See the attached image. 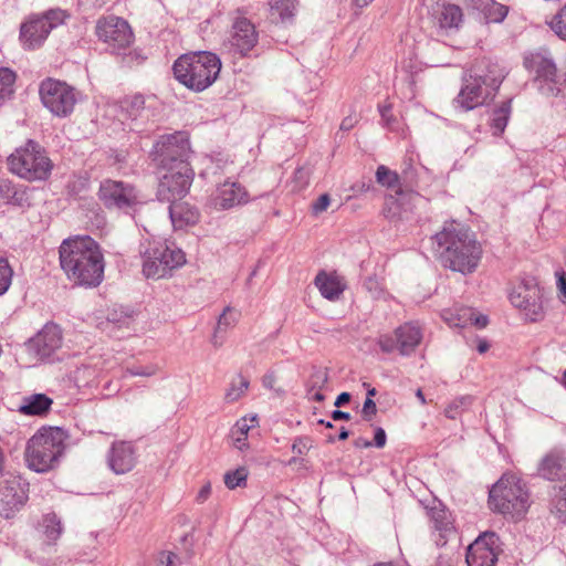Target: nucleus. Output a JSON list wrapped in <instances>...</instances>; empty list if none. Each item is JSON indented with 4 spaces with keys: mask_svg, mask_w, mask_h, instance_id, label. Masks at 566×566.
Instances as JSON below:
<instances>
[{
    "mask_svg": "<svg viewBox=\"0 0 566 566\" xmlns=\"http://www.w3.org/2000/svg\"><path fill=\"white\" fill-rule=\"evenodd\" d=\"M8 164L13 174L29 181L45 180L53 167L45 150L33 140L17 148L9 156Z\"/></svg>",
    "mask_w": 566,
    "mask_h": 566,
    "instance_id": "nucleus-8",
    "label": "nucleus"
},
{
    "mask_svg": "<svg viewBox=\"0 0 566 566\" xmlns=\"http://www.w3.org/2000/svg\"><path fill=\"white\" fill-rule=\"evenodd\" d=\"M98 196L107 209L126 213L135 211L140 203L136 188L130 184L118 180H104L99 186Z\"/></svg>",
    "mask_w": 566,
    "mask_h": 566,
    "instance_id": "nucleus-15",
    "label": "nucleus"
},
{
    "mask_svg": "<svg viewBox=\"0 0 566 566\" xmlns=\"http://www.w3.org/2000/svg\"><path fill=\"white\" fill-rule=\"evenodd\" d=\"M504 78L503 70L495 63L482 62L463 77L462 87L453 104L462 111H471L493 97Z\"/></svg>",
    "mask_w": 566,
    "mask_h": 566,
    "instance_id": "nucleus-3",
    "label": "nucleus"
},
{
    "mask_svg": "<svg viewBox=\"0 0 566 566\" xmlns=\"http://www.w3.org/2000/svg\"><path fill=\"white\" fill-rule=\"evenodd\" d=\"M60 264L70 280L85 286H97L104 276V258L91 237L66 239L60 247Z\"/></svg>",
    "mask_w": 566,
    "mask_h": 566,
    "instance_id": "nucleus-2",
    "label": "nucleus"
},
{
    "mask_svg": "<svg viewBox=\"0 0 566 566\" xmlns=\"http://www.w3.org/2000/svg\"><path fill=\"white\" fill-rule=\"evenodd\" d=\"M552 513L566 523V488H560L554 495Z\"/></svg>",
    "mask_w": 566,
    "mask_h": 566,
    "instance_id": "nucleus-41",
    "label": "nucleus"
},
{
    "mask_svg": "<svg viewBox=\"0 0 566 566\" xmlns=\"http://www.w3.org/2000/svg\"><path fill=\"white\" fill-rule=\"evenodd\" d=\"M350 400V395L348 392H342L340 395H338V397L336 398L334 405L336 407H340L345 403H347L348 401Z\"/></svg>",
    "mask_w": 566,
    "mask_h": 566,
    "instance_id": "nucleus-62",
    "label": "nucleus"
},
{
    "mask_svg": "<svg viewBox=\"0 0 566 566\" xmlns=\"http://www.w3.org/2000/svg\"><path fill=\"white\" fill-rule=\"evenodd\" d=\"M315 285L328 301H337L346 289V283L340 276L324 271L316 275Z\"/></svg>",
    "mask_w": 566,
    "mask_h": 566,
    "instance_id": "nucleus-27",
    "label": "nucleus"
},
{
    "mask_svg": "<svg viewBox=\"0 0 566 566\" xmlns=\"http://www.w3.org/2000/svg\"><path fill=\"white\" fill-rule=\"evenodd\" d=\"M39 95L43 106L56 117L70 116L80 93L65 82L48 77L40 83Z\"/></svg>",
    "mask_w": 566,
    "mask_h": 566,
    "instance_id": "nucleus-9",
    "label": "nucleus"
},
{
    "mask_svg": "<svg viewBox=\"0 0 566 566\" xmlns=\"http://www.w3.org/2000/svg\"><path fill=\"white\" fill-rule=\"evenodd\" d=\"M376 180L379 185L389 189H396L395 195L386 198L384 214L387 219L394 220L401 217V209L419 199V195L413 191H405L400 188L399 176L396 171L380 165L376 170Z\"/></svg>",
    "mask_w": 566,
    "mask_h": 566,
    "instance_id": "nucleus-13",
    "label": "nucleus"
},
{
    "mask_svg": "<svg viewBox=\"0 0 566 566\" xmlns=\"http://www.w3.org/2000/svg\"><path fill=\"white\" fill-rule=\"evenodd\" d=\"M142 255L144 275L155 280L170 275L186 262L182 250L166 240H148Z\"/></svg>",
    "mask_w": 566,
    "mask_h": 566,
    "instance_id": "nucleus-7",
    "label": "nucleus"
},
{
    "mask_svg": "<svg viewBox=\"0 0 566 566\" xmlns=\"http://www.w3.org/2000/svg\"><path fill=\"white\" fill-rule=\"evenodd\" d=\"M249 201L250 196L245 188L239 182L229 180L220 185L210 198V205L219 211L245 205Z\"/></svg>",
    "mask_w": 566,
    "mask_h": 566,
    "instance_id": "nucleus-22",
    "label": "nucleus"
},
{
    "mask_svg": "<svg viewBox=\"0 0 566 566\" xmlns=\"http://www.w3.org/2000/svg\"><path fill=\"white\" fill-rule=\"evenodd\" d=\"M270 6L282 20L293 18L296 11L295 0H270Z\"/></svg>",
    "mask_w": 566,
    "mask_h": 566,
    "instance_id": "nucleus-40",
    "label": "nucleus"
},
{
    "mask_svg": "<svg viewBox=\"0 0 566 566\" xmlns=\"http://www.w3.org/2000/svg\"><path fill=\"white\" fill-rule=\"evenodd\" d=\"M489 323V319L485 315H482V314H476L474 312V317H473V321L470 322L469 324L470 325H474L479 328H484Z\"/></svg>",
    "mask_w": 566,
    "mask_h": 566,
    "instance_id": "nucleus-56",
    "label": "nucleus"
},
{
    "mask_svg": "<svg viewBox=\"0 0 566 566\" xmlns=\"http://www.w3.org/2000/svg\"><path fill=\"white\" fill-rule=\"evenodd\" d=\"M66 17L65 11L61 9H52L42 15L31 17L20 29V39L24 48H39L51 30L62 24Z\"/></svg>",
    "mask_w": 566,
    "mask_h": 566,
    "instance_id": "nucleus-10",
    "label": "nucleus"
},
{
    "mask_svg": "<svg viewBox=\"0 0 566 566\" xmlns=\"http://www.w3.org/2000/svg\"><path fill=\"white\" fill-rule=\"evenodd\" d=\"M18 188L9 180L2 179L0 180V196L3 199L14 198V192Z\"/></svg>",
    "mask_w": 566,
    "mask_h": 566,
    "instance_id": "nucleus-52",
    "label": "nucleus"
},
{
    "mask_svg": "<svg viewBox=\"0 0 566 566\" xmlns=\"http://www.w3.org/2000/svg\"><path fill=\"white\" fill-rule=\"evenodd\" d=\"M120 106L128 118L136 120L145 112V98L142 95L128 96L122 101Z\"/></svg>",
    "mask_w": 566,
    "mask_h": 566,
    "instance_id": "nucleus-35",
    "label": "nucleus"
},
{
    "mask_svg": "<svg viewBox=\"0 0 566 566\" xmlns=\"http://www.w3.org/2000/svg\"><path fill=\"white\" fill-rule=\"evenodd\" d=\"M245 440H247V436L239 434L237 438H234L233 444L239 450H243L247 447Z\"/></svg>",
    "mask_w": 566,
    "mask_h": 566,
    "instance_id": "nucleus-63",
    "label": "nucleus"
},
{
    "mask_svg": "<svg viewBox=\"0 0 566 566\" xmlns=\"http://www.w3.org/2000/svg\"><path fill=\"white\" fill-rule=\"evenodd\" d=\"M13 271L8 261L0 259V295L4 294L11 285Z\"/></svg>",
    "mask_w": 566,
    "mask_h": 566,
    "instance_id": "nucleus-46",
    "label": "nucleus"
},
{
    "mask_svg": "<svg viewBox=\"0 0 566 566\" xmlns=\"http://www.w3.org/2000/svg\"><path fill=\"white\" fill-rule=\"evenodd\" d=\"M62 344L63 335L60 326L48 323L25 343V348L36 361H51Z\"/></svg>",
    "mask_w": 566,
    "mask_h": 566,
    "instance_id": "nucleus-17",
    "label": "nucleus"
},
{
    "mask_svg": "<svg viewBox=\"0 0 566 566\" xmlns=\"http://www.w3.org/2000/svg\"><path fill=\"white\" fill-rule=\"evenodd\" d=\"M15 73L10 69H0V103L4 102L13 94Z\"/></svg>",
    "mask_w": 566,
    "mask_h": 566,
    "instance_id": "nucleus-37",
    "label": "nucleus"
},
{
    "mask_svg": "<svg viewBox=\"0 0 566 566\" xmlns=\"http://www.w3.org/2000/svg\"><path fill=\"white\" fill-rule=\"evenodd\" d=\"M234 430L241 434V436H247L248 431H249V426L247 423V420L245 419H242L240 421L237 422L235 427H234Z\"/></svg>",
    "mask_w": 566,
    "mask_h": 566,
    "instance_id": "nucleus-59",
    "label": "nucleus"
},
{
    "mask_svg": "<svg viewBox=\"0 0 566 566\" xmlns=\"http://www.w3.org/2000/svg\"><path fill=\"white\" fill-rule=\"evenodd\" d=\"M313 447V440L312 438L307 436L303 437H296L292 444V451L296 454H305L307 453Z\"/></svg>",
    "mask_w": 566,
    "mask_h": 566,
    "instance_id": "nucleus-48",
    "label": "nucleus"
},
{
    "mask_svg": "<svg viewBox=\"0 0 566 566\" xmlns=\"http://www.w3.org/2000/svg\"><path fill=\"white\" fill-rule=\"evenodd\" d=\"M331 203V198L327 193L321 195L312 205V211L314 214H319L327 210Z\"/></svg>",
    "mask_w": 566,
    "mask_h": 566,
    "instance_id": "nucleus-50",
    "label": "nucleus"
},
{
    "mask_svg": "<svg viewBox=\"0 0 566 566\" xmlns=\"http://www.w3.org/2000/svg\"><path fill=\"white\" fill-rule=\"evenodd\" d=\"M538 473L551 481L566 476V453L562 450H552L539 463Z\"/></svg>",
    "mask_w": 566,
    "mask_h": 566,
    "instance_id": "nucleus-25",
    "label": "nucleus"
},
{
    "mask_svg": "<svg viewBox=\"0 0 566 566\" xmlns=\"http://www.w3.org/2000/svg\"><path fill=\"white\" fill-rule=\"evenodd\" d=\"M132 312L123 307H114L108 312L107 319L117 326H128L132 321Z\"/></svg>",
    "mask_w": 566,
    "mask_h": 566,
    "instance_id": "nucleus-44",
    "label": "nucleus"
},
{
    "mask_svg": "<svg viewBox=\"0 0 566 566\" xmlns=\"http://www.w3.org/2000/svg\"><path fill=\"white\" fill-rule=\"evenodd\" d=\"M250 381L241 374L237 375L230 382L229 388L226 390L224 400L229 403L235 402L241 399L249 388Z\"/></svg>",
    "mask_w": 566,
    "mask_h": 566,
    "instance_id": "nucleus-34",
    "label": "nucleus"
},
{
    "mask_svg": "<svg viewBox=\"0 0 566 566\" xmlns=\"http://www.w3.org/2000/svg\"><path fill=\"white\" fill-rule=\"evenodd\" d=\"M189 140L182 133H175L166 136H161L160 139L154 146L155 159L159 164L169 168L177 164L188 163L189 154Z\"/></svg>",
    "mask_w": 566,
    "mask_h": 566,
    "instance_id": "nucleus-19",
    "label": "nucleus"
},
{
    "mask_svg": "<svg viewBox=\"0 0 566 566\" xmlns=\"http://www.w3.org/2000/svg\"><path fill=\"white\" fill-rule=\"evenodd\" d=\"M354 446L356 448H369L373 446V442H370L369 440L367 439H364V438H357L355 441H354Z\"/></svg>",
    "mask_w": 566,
    "mask_h": 566,
    "instance_id": "nucleus-64",
    "label": "nucleus"
},
{
    "mask_svg": "<svg viewBox=\"0 0 566 566\" xmlns=\"http://www.w3.org/2000/svg\"><path fill=\"white\" fill-rule=\"evenodd\" d=\"M364 287L373 298H379L382 294V287L376 277L369 276L364 281Z\"/></svg>",
    "mask_w": 566,
    "mask_h": 566,
    "instance_id": "nucleus-49",
    "label": "nucleus"
},
{
    "mask_svg": "<svg viewBox=\"0 0 566 566\" xmlns=\"http://www.w3.org/2000/svg\"><path fill=\"white\" fill-rule=\"evenodd\" d=\"M249 471L245 467H240L224 473L223 481L228 489L245 486Z\"/></svg>",
    "mask_w": 566,
    "mask_h": 566,
    "instance_id": "nucleus-38",
    "label": "nucleus"
},
{
    "mask_svg": "<svg viewBox=\"0 0 566 566\" xmlns=\"http://www.w3.org/2000/svg\"><path fill=\"white\" fill-rule=\"evenodd\" d=\"M53 400L44 394H32L22 398L19 411L27 416H43L45 415Z\"/></svg>",
    "mask_w": 566,
    "mask_h": 566,
    "instance_id": "nucleus-29",
    "label": "nucleus"
},
{
    "mask_svg": "<svg viewBox=\"0 0 566 566\" xmlns=\"http://www.w3.org/2000/svg\"><path fill=\"white\" fill-rule=\"evenodd\" d=\"M386 432L382 428H377L375 430L374 444L377 448H384L386 444Z\"/></svg>",
    "mask_w": 566,
    "mask_h": 566,
    "instance_id": "nucleus-55",
    "label": "nucleus"
},
{
    "mask_svg": "<svg viewBox=\"0 0 566 566\" xmlns=\"http://www.w3.org/2000/svg\"><path fill=\"white\" fill-rule=\"evenodd\" d=\"M159 367L156 364H149L146 366H132L126 369V373L130 376L150 377L158 373Z\"/></svg>",
    "mask_w": 566,
    "mask_h": 566,
    "instance_id": "nucleus-47",
    "label": "nucleus"
},
{
    "mask_svg": "<svg viewBox=\"0 0 566 566\" xmlns=\"http://www.w3.org/2000/svg\"><path fill=\"white\" fill-rule=\"evenodd\" d=\"M422 328L416 322H408L398 326L394 334H381L377 345L385 354L398 352L402 356L411 355L422 340Z\"/></svg>",
    "mask_w": 566,
    "mask_h": 566,
    "instance_id": "nucleus-12",
    "label": "nucleus"
},
{
    "mask_svg": "<svg viewBox=\"0 0 566 566\" xmlns=\"http://www.w3.org/2000/svg\"><path fill=\"white\" fill-rule=\"evenodd\" d=\"M512 112V101L506 99L496 106L491 114L490 127L494 136H500L507 125Z\"/></svg>",
    "mask_w": 566,
    "mask_h": 566,
    "instance_id": "nucleus-31",
    "label": "nucleus"
},
{
    "mask_svg": "<svg viewBox=\"0 0 566 566\" xmlns=\"http://www.w3.org/2000/svg\"><path fill=\"white\" fill-rule=\"evenodd\" d=\"M557 287L559 292L560 301L566 304V276L565 273H560L557 280Z\"/></svg>",
    "mask_w": 566,
    "mask_h": 566,
    "instance_id": "nucleus-54",
    "label": "nucleus"
},
{
    "mask_svg": "<svg viewBox=\"0 0 566 566\" xmlns=\"http://www.w3.org/2000/svg\"><path fill=\"white\" fill-rule=\"evenodd\" d=\"M177 555L172 552H161L157 558V566H177Z\"/></svg>",
    "mask_w": 566,
    "mask_h": 566,
    "instance_id": "nucleus-53",
    "label": "nucleus"
},
{
    "mask_svg": "<svg viewBox=\"0 0 566 566\" xmlns=\"http://www.w3.org/2000/svg\"><path fill=\"white\" fill-rule=\"evenodd\" d=\"M239 317V313L233 308L227 307L219 316L216 334L226 332L229 327H232Z\"/></svg>",
    "mask_w": 566,
    "mask_h": 566,
    "instance_id": "nucleus-43",
    "label": "nucleus"
},
{
    "mask_svg": "<svg viewBox=\"0 0 566 566\" xmlns=\"http://www.w3.org/2000/svg\"><path fill=\"white\" fill-rule=\"evenodd\" d=\"M356 118H353V117H346L343 119L342 124H340V129L343 130H349L354 127V125L356 124Z\"/></svg>",
    "mask_w": 566,
    "mask_h": 566,
    "instance_id": "nucleus-61",
    "label": "nucleus"
},
{
    "mask_svg": "<svg viewBox=\"0 0 566 566\" xmlns=\"http://www.w3.org/2000/svg\"><path fill=\"white\" fill-rule=\"evenodd\" d=\"M332 419L337 420H349L350 415L348 412L342 411V410H334L331 415Z\"/></svg>",
    "mask_w": 566,
    "mask_h": 566,
    "instance_id": "nucleus-60",
    "label": "nucleus"
},
{
    "mask_svg": "<svg viewBox=\"0 0 566 566\" xmlns=\"http://www.w3.org/2000/svg\"><path fill=\"white\" fill-rule=\"evenodd\" d=\"M220 70L221 61L211 52L184 54L174 64L176 78L196 92L209 87L217 80Z\"/></svg>",
    "mask_w": 566,
    "mask_h": 566,
    "instance_id": "nucleus-4",
    "label": "nucleus"
},
{
    "mask_svg": "<svg viewBox=\"0 0 566 566\" xmlns=\"http://www.w3.org/2000/svg\"><path fill=\"white\" fill-rule=\"evenodd\" d=\"M527 70L535 73L537 81L556 83V65L547 52H535L527 55L524 60Z\"/></svg>",
    "mask_w": 566,
    "mask_h": 566,
    "instance_id": "nucleus-24",
    "label": "nucleus"
},
{
    "mask_svg": "<svg viewBox=\"0 0 566 566\" xmlns=\"http://www.w3.org/2000/svg\"><path fill=\"white\" fill-rule=\"evenodd\" d=\"M549 27L558 38L566 41V4L553 17Z\"/></svg>",
    "mask_w": 566,
    "mask_h": 566,
    "instance_id": "nucleus-42",
    "label": "nucleus"
},
{
    "mask_svg": "<svg viewBox=\"0 0 566 566\" xmlns=\"http://www.w3.org/2000/svg\"><path fill=\"white\" fill-rule=\"evenodd\" d=\"M432 249L444 268L462 274L474 272L482 258L481 244L463 224L446 222L442 230L431 237Z\"/></svg>",
    "mask_w": 566,
    "mask_h": 566,
    "instance_id": "nucleus-1",
    "label": "nucleus"
},
{
    "mask_svg": "<svg viewBox=\"0 0 566 566\" xmlns=\"http://www.w3.org/2000/svg\"><path fill=\"white\" fill-rule=\"evenodd\" d=\"M376 412L377 407L375 401L371 398L367 397L361 409V415L364 419L370 421L373 417L376 415Z\"/></svg>",
    "mask_w": 566,
    "mask_h": 566,
    "instance_id": "nucleus-51",
    "label": "nucleus"
},
{
    "mask_svg": "<svg viewBox=\"0 0 566 566\" xmlns=\"http://www.w3.org/2000/svg\"><path fill=\"white\" fill-rule=\"evenodd\" d=\"M8 201L15 206H22L24 202V192L18 189L14 192V198H9Z\"/></svg>",
    "mask_w": 566,
    "mask_h": 566,
    "instance_id": "nucleus-58",
    "label": "nucleus"
},
{
    "mask_svg": "<svg viewBox=\"0 0 566 566\" xmlns=\"http://www.w3.org/2000/svg\"><path fill=\"white\" fill-rule=\"evenodd\" d=\"M258 41L259 34L255 25L247 18L239 17L234 20L223 46L234 57H243L256 45Z\"/></svg>",
    "mask_w": 566,
    "mask_h": 566,
    "instance_id": "nucleus-20",
    "label": "nucleus"
},
{
    "mask_svg": "<svg viewBox=\"0 0 566 566\" xmlns=\"http://www.w3.org/2000/svg\"><path fill=\"white\" fill-rule=\"evenodd\" d=\"M474 310L471 307H455L453 310H446L442 312V318L454 327H465L473 321Z\"/></svg>",
    "mask_w": 566,
    "mask_h": 566,
    "instance_id": "nucleus-32",
    "label": "nucleus"
},
{
    "mask_svg": "<svg viewBox=\"0 0 566 566\" xmlns=\"http://www.w3.org/2000/svg\"><path fill=\"white\" fill-rule=\"evenodd\" d=\"M432 522L436 531L439 532V538L436 539L438 545H444L447 537L453 532L452 522L450 515L444 510H438L432 512Z\"/></svg>",
    "mask_w": 566,
    "mask_h": 566,
    "instance_id": "nucleus-33",
    "label": "nucleus"
},
{
    "mask_svg": "<svg viewBox=\"0 0 566 566\" xmlns=\"http://www.w3.org/2000/svg\"><path fill=\"white\" fill-rule=\"evenodd\" d=\"M169 216L172 226L177 229L196 224L199 220V211L187 202H171Z\"/></svg>",
    "mask_w": 566,
    "mask_h": 566,
    "instance_id": "nucleus-28",
    "label": "nucleus"
},
{
    "mask_svg": "<svg viewBox=\"0 0 566 566\" xmlns=\"http://www.w3.org/2000/svg\"><path fill=\"white\" fill-rule=\"evenodd\" d=\"M473 398L471 396H462L452 400L446 408L444 415L449 419H457L462 411L467 410L472 405Z\"/></svg>",
    "mask_w": 566,
    "mask_h": 566,
    "instance_id": "nucleus-39",
    "label": "nucleus"
},
{
    "mask_svg": "<svg viewBox=\"0 0 566 566\" xmlns=\"http://www.w3.org/2000/svg\"><path fill=\"white\" fill-rule=\"evenodd\" d=\"M512 305L523 312L527 322L535 323L544 319L546 300L543 290L536 284H521L510 293Z\"/></svg>",
    "mask_w": 566,
    "mask_h": 566,
    "instance_id": "nucleus-16",
    "label": "nucleus"
},
{
    "mask_svg": "<svg viewBox=\"0 0 566 566\" xmlns=\"http://www.w3.org/2000/svg\"><path fill=\"white\" fill-rule=\"evenodd\" d=\"M39 532L46 544H55L63 533L60 517L55 513L44 514L39 524Z\"/></svg>",
    "mask_w": 566,
    "mask_h": 566,
    "instance_id": "nucleus-30",
    "label": "nucleus"
},
{
    "mask_svg": "<svg viewBox=\"0 0 566 566\" xmlns=\"http://www.w3.org/2000/svg\"><path fill=\"white\" fill-rule=\"evenodd\" d=\"M193 179V171L189 163H180L167 168L160 178L157 197L160 201L175 202L182 199L189 191Z\"/></svg>",
    "mask_w": 566,
    "mask_h": 566,
    "instance_id": "nucleus-11",
    "label": "nucleus"
},
{
    "mask_svg": "<svg viewBox=\"0 0 566 566\" xmlns=\"http://www.w3.org/2000/svg\"><path fill=\"white\" fill-rule=\"evenodd\" d=\"M135 450L129 442L119 441L113 443L108 454V464L116 474L129 472L135 467Z\"/></svg>",
    "mask_w": 566,
    "mask_h": 566,
    "instance_id": "nucleus-23",
    "label": "nucleus"
},
{
    "mask_svg": "<svg viewBox=\"0 0 566 566\" xmlns=\"http://www.w3.org/2000/svg\"><path fill=\"white\" fill-rule=\"evenodd\" d=\"M491 2V7L485 11V18L489 22H501L507 15V8L503 4L494 2V0H485Z\"/></svg>",
    "mask_w": 566,
    "mask_h": 566,
    "instance_id": "nucleus-45",
    "label": "nucleus"
},
{
    "mask_svg": "<svg viewBox=\"0 0 566 566\" xmlns=\"http://www.w3.org/2000/svg\"><path fill=\"white\" fill-rule=\"evenodd\" d=\"M500 538L495 533L486 532L479 536L467 552L468 566H495Z\"/></svg>",
    "mask_w": 566,
    "mask_h": 566,
    "instance_id": "nucleus-21",
    "label": "nucleus"
},
{
    "mask_svg": "<svg viewBox=\"0 0 566 566\" xmlns=\"http://www.w3.org/2000/svg\"><path fill=\"white\" fill-rule=\"evenodd\" d=\"M96 34L114 53L128 48L134 39L129 24L118 17L99 19L96 24Z\"/></svg>",
    "mask_w": 566,
    "mask_h": 566,
    "instance_id": "nucleus-18",
    "label": "nucleus"
},
{
    "mask_svg": "<svg viewBox=\"0 0 566 566\" xmlns=\"http://www.w3.org/2000/svg\"><path fill=\"white\" fill-rule=\"evenodd\" d=\"M211 493V486L210 484L203 485L200 491L198 492L197 500L198 502H205Z\"/></svg>",
    "mask_w": 566,
    "mask_h": 566,
    "instance_id": "nucleus-57",
    "label": "nucleus"
},
{
    "mask_svg": "<svg viewBox=\"0 0 566 566\" xmlns=\"http://www.w3.org/2000/svg\"><path fill=\"white\" fill-rule=\"evenodd\" d=\"M328 379L329 376L326 368L313 367L306 382L307 394H312L314 390H323L326 387Z\"/></svg>",
    "mask_w": 566,
    "mask_h": 566,
    "instance_id": "nucleus-36",
    "label": "nucleus"
},
{
    "mask_svg": "<svg viewBox=\"0 0 566 566\" xmlns=\"http://www.w3.org/2000/svg\"><path fill=\"white\" fill-rule=\"evenodd\" d=\"M65 433L60 428H43L29 441L25 448V461L30 469L46 472L55 467L64 451Z\"/></svg>",
    "mask_w": 566,
    "mask_h": 566,
    "instance_id": "nucleus-6",
    "label": "nucleus"
},
{
    "mask_svg": "<svg viewBox=\"0 0 566 566\" xmlns=\"http://www.w3.org/2000/svg\"><path fill=\"white\" fill-rule=\"evenodd\" d=\"M436 24L441 32L458 30L462 22V11L460 7L450 3H437L433 10Z\"/></svg>",
    "mask_w": 566,
    "mask_h": 566,
    "instance_id": "nucleus-26",
    "label": "nucleus"
},
{
    "mask_svg": "<svg viewBox=\"0 0 566 566\" xmlns=\"http://www.w3.org/2000/svg\"><path fill=\"white\" fill-rule=\"evenodd\" d=\"M29 499V483L20 475L7 472L0 479V516L12 518Z\"/></svg>",
    "mask_w": 566,
    "mask_h": 566,
    "instance_id": "nucleus-14",
    "label": "nucleus"
},
{
    "mask_svg": "<svg viewBox=\"0 0 566 566\" xmlns=\"http://www.w3.org/2000/svg\"><path fill=\"white\" fill-rule=\"evenodd\" d=\"M525 485L515 475L504 474L490 490L489 505L494 512L521 520L530 506Z\"/></svg>",
    "mask_w": 566,
    "mask_h": 566,
    "instance_id": "nucleus-5",
    "label": "nucleus"
}]
</instances>
